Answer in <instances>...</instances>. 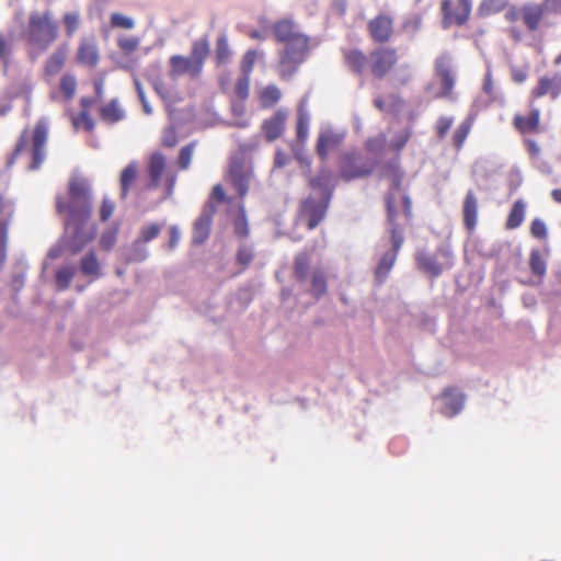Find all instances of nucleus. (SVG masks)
I'll list each match as a JSON object with an SVG mask.
<instances>
[{
    "instance_id": "obj_1",
    "label": "nucleus",
    "mask_w": 561,
    "mask_h": 561,
    "mask_svg": "<svg viewBox=\"0 0 561 561\" xmlns=\"http://www.w3.org/2000/svg\"><path fill=\"white\" fill-rule=\"evenodd\" d=\"M68 202L62 196L57 197L56 209L59 214L68 215L66 225L67 230H71L70 247L72 252L77 253L94 239L96 228L89 222L92 203L87 184L78 179L71 180L68 185Z\"/></svg>"
},
{
    "instance_id": "obj_2",
    "label": "nucleus",
    "mask_w": 561,
    "mask_h": 561,
    "mask_svg": "<svg viewBox=\"0 0 561 561\" xmlns=\"http://www.w3.org/2000/svg\"><path fill=\"white\" fill-rule=\"evenodd\" d=\"M412 220L409 219V205L404 201L388 199V218H386L387 231L390 237L391 250L385 252L376 268L375 277L379 283H382L388 277L392 270L398 253L404 242V232L410 227Z\"/></svg>"
},
{
    "instance_id": "obj_3",
    "label": "nucleus",
    "mask_w": 561,
    "mask_h": 561,
    "mask_svg": "<svg viewBox=\"0 0 561 561\" xmlns=\"http://www.w3.org/2000/svg\"><path fill=\"white\" fill-rule=\"evenodd\" d=\"M58 36V25L53 20L51 13L32 12L28 16V24L24 37L31 46V56L36 57L45 51Z\"/></svg>"
},
{
    "instance_id": "obj_4",
    "label": "nucleus",
    "mask_w": 561,
    "mask_h": 561,
    "mask_svg": "<svg viewBox=\"0 0 561 561\" xmlns=\"http://www.w3.org/2000/svg\"><path fill=\"white\" fill-rule=\"evenodd\" d=\"M312 267L311 254L308 251L297 253L293 262L294 277L298 283H305L310 278V294L320 299L328 291V278L323 268Z\"/></svg>"
},
{
    "instance_id": "obj_5",
    "label": "nucleus",
    "mask_w": 561,
    "mask_h": 561,
    "mask_svg": "<svg viewBox=\"0 0 561 561\" xmlns=\"http://www.w3.org/2000/svg\"><path fill=\"white\" fill-rule=\"evenodd\" d=\"M309 53V44L298 39L295 46H285L279 53L276 66L277 72L283 80H290L305 62Z\"/></svg>"
},
{
    "instance_id": "obj_6",
    "label": "nucleus",
    "mask_w": 561,
    "mask_h": 561,
    "mask_svg": "<svg viewBox=\"0 0 561 561\" xmlns=\"http://www.w3.org/2000/svg\"><path fill=\"white\" fill-rule=\"evenodd\" d=\"M252 173L253 170L251 162L248 161L247 153L243 149L231 156L227 179L238 191L241 198H243L249 192Z\"/></svg>"
},
{
    "instance_id": "obj_7",
    "label": "nucleus",
    "mask_w": 561,
    "mask_h": 561,
    "mask_svg": "<svg viewBox=\"0 0 561 561\" xmlns=\"http://www.w3.org/2000/svg\"><path fill=\"white\" fill-rule=\"evenodd\" d=\"M559 12H561V0L526 2L522 5L523 23L529 32L538 31L546 16Z\"/></svg>"
},
{
    "instance_id": "obj_8",
    "label": "nucleus",
    "mask_w": 561,
    "mask_h": 561,
    "mask_svg": "<svg viewBox=\"0 0 561 561\" xmlns=\"http://www.w3.org/2000/svg\"><path fill=\"white\" fill-rule=\"evenodd\" d=\"M374 169V161L363 160L355 152H344L339 158V178L345 182L367 178Z\"/></svg>"
},
{
    "instance_id": "obj_9",
    "label": "nucleus",
    "mask_w": 561,
    "mask_h": 561,
    "mask_svg": "<svg viewBox=\"0 0 561 561\" xmlns=\"http://www.w3.org/2000/svg\"><path fill=\"white\" fill-rule=\"evenodd\" d=\"M380 176L390 182V190L385 195L386 205V218H388V199L389 197L393 201H404L409 205V219L412 220V202L408 195L401 192V182L403 172L401 171L399 160L389 161L385 163L380 171Z\"/></svg>"
},
{
    "instance_id": "obj_10",
    "label": "nucleus",
    "mask_w": 561,
    "mask_h": 561,
    "mask_svg": "<svg viewBox=\"0 0 561 561\" xmlns=\"http://www.w3.org/2000/svg\"><path fill=\"white\" fill-rule=\"evenodd\" d=\"M329 201L316 199L309 196L299 203L296 224L306 225L309 230L314 229L325 217Z\"/></svg>"
},
{
    "instance_id": "obj_11",
    "label": "nucleus",
    "mask_w": 561,
    "mask_h": 561,
    "mask_svg": "<svg viewBox=\"0 0 561 561\" xmlns=\"http://www.w3.org/2000/svg\"><path fill=\"white\" fill-rule=\"evenodd\" d=\"M471 10V0H458L457 3H454L453 0H442L440 12L443 27L449 28L453 25L463 26L470 19Z\"/></svg>"
},
{
    "instance_id": "obj_12",
    "label": "nucleus",
    "mask_w": 561,
    "mask_h": 561,
    "mask_svg": "<svg viewBox=\"0 0 561 561\" xmlns=\"http://www.w3.org/2000/svg\"><path fill=\"white\" fill-rule=\"evenodd\" d=\"M398 53L392 47H378L369 53V71L376 79H383L398 62Z\"/></svg>"
},
{
    "instance_id": "obj_13",
    "label": "nucleus",
    "mask_w": 561,
    "mask_h": 561,
    "mask_svg": "<svg viewBox=\"0 0 561 561\" xmlns=\"http://www.w3.org/2000/svg\"><path fill=\"white\" fill-rule=\"evenodd\" d=\"M345 133L332 127L321 128L316 144V152L321 161H327L331 151L340 148L344 141Z\"/></svg>"
},
{
    "instance_id": "obj_14",
    "label": "nucleus",
    "mask_w": 561,
    "mask_h": 561,
    "mask_svg": "<svg viewBox=\"0 0 561 561\" xmlns=\"http://www.w3.org/2000/svg\"><path fill=\"white\" fill-rule=\"evenodd\" d=\"M435 75L440 80V91L435 95L436 99L455 100L454 88L455 78L451 71L449 59L440 56L435 59Z\"/></svg>"
},
{
    "instance_id": "obj_15",
    "label": "nucleus",
    "mask_w": 561,
    "mask_h": 561,
    "mask_svg": "<svg viewBox=\"0 0 561 561\" xmlns=\"http://www.w3.org/2000/svg\"><path fill=\"white\" fill-rule=\"evenodd\" d=\"M367 28L373 42L386 44L394 33L393 19L387 13H379L368 22Z\"/></svg>"
},
{
    "instance_id": "obj_16",
    "label": "nucleus",
    "mask_w": 561,
    "mask_h": 561,
    "mask_svg": "<svg viewBox=\"0 0 561 561\" xmlns=\"http://www.w3.org/2000/svg\"><path fill=\"white\" fill-rule=\"evenodd\" d=\"M217 211V205L213 202H206L199 217L195 220L193 227L192 242L203 244L210 234L213 217Z\"/></svg>"
},
{
    "instance_id": "obj_17",
    "label": "nucleus",
    "mask_w": 561,
    "mask_h": 561,
    "mask_svg": "<svg viewBox=\"0 0 561 561\" xmlns=\"http://www.w3.org/2000/svg\"><path fill=\"white\" fill-rule=\"evenodd\" d=\"M275 39L285 46H295L298 39H302L305 44H309V37L297 31L296 25L290 20H280L272 26Z\"/></svg>"
},
{
    "instance_id": "obj_18",
    "label": "nucleus",
    "mask_w": 561,
    "mask_h": 561,
    "mask_svg": "<svg viewBox=\"0 0 561 561\" xmlns=\"http://www.w3.org/2000/svg\"><path fill=\"white\" fill-rule=\"evenodd\" d=\"M47 136L48 131L45 123L37 122L32 133V170L39 169L45 160V145L47 142Z\"/></svg>"
},
{
    "instance_id": "obj_19",
    "label": "nucleus",
    "mask_w": 561,
    "mask_h": 561,
    "mask_svg": "<svg viewBox=\"0 0 561 561\" xmlns=\"http://www.w3.org/2000/svg\"><path fill=\"white\" fill-rule=\"evenodd\" d=\"M561 93V73H554L552 77H540L536 87L530 91V99L538 100L545 95H550L556 100Z\"/></svg>"
},
{
    "instance_id": "obj_20",
    "label": "nucleus",
    "mask_w": 561,
    "mask_h": 561,
    "mask_svg": "<svg viewBox=\"0 0 561 561\" xmlns=\"http://www.w3.org/2000/svg\"><path fill=\"white\" fill-rule=\"evenodd\" d=\"M342 55L345 67L355 75L362 76L369 68V55L359 48H344Z\"/></svg>"
},
{
    "instance_id": "obj_21",
    "label": "nucleus",
    "mask_w": 561,
    "mask_h": 561,
    "mask_svg": "<svg viewBox=\"0 0 561 561\" xmlns=\"http://www.w3.org/2000/svg\"><path fill=\"white\" fill-rule=\"evenodd\" d=\"M170 64V76L178 78L183 75H190L192 78H196L202 72V69L190 56L173 55L169 59Z\"/></svg>"
},
{
    "instance_id": "obj_22",
    "label": "nucleus",
    "mask_w": 561,
    "mask_h": 561,
    "mask_svg": "<svg viewBox=\"0 0 561 561\" xmlns=\"http://www.w3.org/2000/svg\"><path fill=\"white\" fill-rule=\"evenodd\" d=\"M286 119V113L283 110H278L270 118L263 122L262 131L267 141H274L283 135Z\"/></svg>"
},
{
    "instance_id": "obj_23",
    "label": "nucleus",
    "mask_w": 561,
    "mask_h": 561,
    "mask_svg": "<svg viewBox=\"0 0 561 561\" xmlns=\"http://www.w3.org/2000/svg\"><path fill=\"white\" fill-rule=\"evenodd\" d=\"M513 126L522 135L538 133L540 130V111L533 107L527 116L516 114L513 118Z\"/></svg>"
},
{
    "instance_id": "obj_24",
    "label": "nucleus",
    "mask_w": 561,
    "mask_h": 561,
    "mask_svg": "<svg viewBox=\"0 0 561 561\" xmlns=\"http://www.w3.org/2000/svg\"><path fill=\"white\" fill-rule=\"evenodd\" d=\"M440 397L445 400L442 413L447 417H453L459 414L465 405V394L459 392L456 388H446Z\"/></svg>"
},
{
    "instance_id": "obj_25",
    "label": "nucleus",
    "mask_w": 561,
    "mask_h": 561,
    "mask_svg": "<svg viewBox=\"0 0 561 561\" xmlns=\"http://www.w3.org/2000/svg\"><path fill=\"white\" fill-rule=\"evenodd\" d=\"M165 168V156L161 152H153L148 161L149 182L146 184L147 190H156L160 185Z\"/></svg>"
},
{
    "instance_id": "obj_26",
    "label": "nucleus",
    "mask_w": 561,
    "mask_h": 561,
    "mask_svg": "<svg viewBox=\"0 0 561 561\" xmlns=\"http://www.w3.org/2000/svg\"><path fill=\"white\" fill-rule=\"evenodd\" d=\"M100 53L94 39H82L77 50V61L81 66L94 68L99 64Z\"/></svg>"
},
{
    "instance_id": "obj_27",
    "label": "nucleus",
    "mask_w": 561,
    "mask_h": 561,
    "mask_svg": "<svg viewBox=\"0 0 561 561\" xmlns=\"http://www.w3.org/2000/svg\"><path fill=\"white\" fill-rule=\"evenodd\" d=\"M478 198L473 191H468L462 206V215H463V226L469 231L472 232L478 224Z\"/></svg>"
},
{
    "instance_id": "obj_28",
    "label": "nucleus",
    "mask_w": 561,
    "mask_h": 561,
    "mask_svg": "<svg viewBox=\"0 0 561 561\" xmlns=\"http://www.w3.org/2000/svg\"><path fill=\"white\" fill-rule=\"evenodd\" d=\"M0 215H5L4 219L0 220V262L5 259L8 228L13 217V209L9 207V203L0 194Z\"/></svg>"
},
{
    "instance_id": "obj_29",
    "label": "nucleus",
    "mask_w": 561,
    "mask_h": 561,
    "mask_svg": "<svg viewBox=\"0 0 561 561\" xmlns=\"http://www.w3.org/2000/svg\"><path fill=\"white\" fill-rule=\"evenodd\" d=\"M415 262L417 268L432 278H437L443 272V266L437 260L424 251L416 252Z\"/></svg>"
},
{
    "instance_id": "obj_30",
    "label": "nucleus",
    "mask_w": 561,
    "mask_h": 561,
    "mask_svg": "<svg viewBox=\"0 0 561 561\" xmlns=\"http://www.w3.org/2000/svg\"><path fill=\"white\" fill-rule=\"evenodd\" d=\"M68 56L67 45H60L46 60L45 73L56 76L64 68Z\"/></svg>"
},
{
    "instance_id": "obj_31",
    "label": "nucleus",
    "mask_w": 561,
    "mask_h": 561,
    "mask_svg": "<svg viewBox=\"0 0 561 561\" xmlns=\"http://www.w3.org/2000/svg\"><path fill=\"white\" fill-rule=\"evenodd\" d=\"M526 215V203L523 199H517L512 205V208L510 209L505 228L507 230H514L518 228L525 219Z\"/></svg>"
},
{
    "instance_id": "obj_32",
    "label": "nucleus",
    "mask_w": 561,
    "mask_h": 561,
    "mask_svg": "<svg viewBox=\"0 0 561 561\" xmlns=\"http://www.w3.org/2000/svg\"><path fill=\"white\" fill-rule=\"evenodd\" d=\"M124 111L117 100H111L100 108V117L103 122L115 124L124 118Z\"/></svg>"
},
{
    "instance_id": "obj_33",
    "label": "nucleus",
    "mask_w": 561,
    "mask_h": 561,
    "mask_svg": "<svg viewBox=\"0 0 561 561\" xmlns=\"http://www.w3.org/2000/svg\"><path fill=\"white\" fill-rule=\"evenodd\" d=\"M282 98V92L275 84H268L259 92L260 104L263 108H271L276 105Z\"/></svg>"
},
{
    "instance_id": "obj_34",
    "label": "nucleus",
    "mask_w": 561,
    "mask_h": 561,
    "mask_svg": "<svg viewBox=\"0 0 561 561\" xmlns=\"http://www.w3.org/2000/svg\"><path fill=\"white\" fill-rule=\"evenodd\" d=\"M472 125L473 117H467L455 129L453 134V146L455 147L456 150L459 151L463 147L466 139L468 138L471 131Z\"/></svg>"
},
{
    "instance_id": "obj_35",
    "label": "nucleus",
    "mask_w": 561,
    "mask_h": 561,
    "mask_svg": "<svg viewBox=\"0 0 561 561\" xmlns=\"http://www.w3.org/2000/svg\"><path fill=\"white\" fill-rule=\"evenodd\" d=\"M138 165L136 162H130L121 173V194L123 198L128 195L130 186L137 179Z\"/></svg>"
},
{
    "instance_id": "obj_36",
    "label": "nucleus",
    "mask_w": 561,
    "mask_h": 561,
    "mask_svg": "<svg viewBox=\"0 0 561 561\" xmlns=\"http://www.w3.org/2000/svg\"><path fill=\"white\" fill-rule=\"evenodd\" d=\"M80 268L87 276H92L93 278H99L101 276L100 263L93 251H90L82 257Z\"/></svg>"
},
{
    "instance_id": "obj_37",
    "label": "nucleus",
    "mask_w": 561,
    "mask_h": 561,
    "mask_svg": "<svg viewBox=\"0 0 561 561\" xmlns=\"http://www.w3.org/2000/svg\"><path fill=\"white\" fill-rule=\"evenodd\" d=\"M209 54V43L206 37L197 39L192 45L190 57L196 61L201 69Z\"/></svg>"
},
{
    "instance_id": "obj_38",
    "label": "nucleus",
    "mask_w": 561,
    "mask_h": 561,
    "mask_svg": "<svg viewBox=\"0 0 561 561\" xmlns=\"http://www.w3.org/2000/svg\"><path fill=\"white\" fill-rule=\"evenodd\" d=\"M12 53V38L0 33V61L3 65V73L7 75L10 67V56Z\"/></svg>"
},
{
    "instance_id": "obj_39",
    "label": "nucleus",
    "mask_w": 561,
    "mask_h": 561,
    "mask_svg": "<svg viewBox=\"0 0 561 561\" xmlns=\"http://www.w3.org/2000/svg\"><path fill=\"white\" fill-rule=\"evenodd\" d=\"M507 0H483L478 8L481 16L496 14L505 9Z\"/></svg>"
},
{
    "instance_id": "obj_40",
    "label": "nucleus",
    "mask_w": 561,
    "mask_h": 561,
    "mask_svg": "<svg viewBox=\"0 0 561 561\" xmlns=\"http://www.w3.org/2000/svg\"><path fill=\"white\" fill-rule=\"evenodd\" d=\"M296 136L300 144H305L309 136V116L301 108L297 113Z\"/></svg>"
},
{
    "instance_id": "obj_41",
    "label": "nucleus",
    "mask_w": 561,
    "mask_h": 561,
    "mask_svg": "<svg viewBox=\"0 0 561 561\" xmlns=\"http://www.w3.org/2000/svg\"><path fill=\"white\" fill-rule=\"evenodd\" d=\"M76 274V270L72 266H64L57 270L55 275L56 286L59 290L67 289Z\"/></svg>"
},
{
    "instance_id": "obj_42",
    "label": "nucleus",
    "mask_w": 561,
    "mask_h": 561,
    "mask_svg": "<svg viewBox=\"0 0 561 561\" xmlns=\"http://www.w3.org/2000/svg\"><path fill=\"white\" fill-rule=\"evenodd\" d=\"M59 90L62 93L66 101H70L77 90V79L73 75L65 73L59 83Z\"/></svg>"
},
{
    "instance_id": "obj_43",
    "label": "nucleus",
    "mask_w": 561,
    "mask_h": 561,
    "mask_svg": "<svg viewBox=\"0 0 561 561\" xmlns=\"http://www.w3.org/2000/svg\"><path fill=\"white\" fill-rule=\"evenodd\" d=\"M231 57V50L226 35L218 37L215 49V58L218 65L226 64Z\"/></svg>"
},
{
    "instance_id": "obj_44",
    "label": "nucleus",
    "mask_w": 561,
    "mask_h": 561,
    "mask_svg": "<svg viewBox=\"0 0 561 561\" xmlns=\"http://www.w3.org/2000/svg\"><path fill=\"white\" fill-rule=\"evenodd\" d=\"M196 145L197 141L194 140L181 148L178 157V165L181 170L190 168Z\"/></svg>"
},
{
    "instance_id": "obj_45",
    "label": "nucleus",
    "mask_w": 561,
    "mask_h": 561,
    "mask_svg": "<svg viewBox=\"0 0 561 561\" xmlns=\"http://www.w3.org/2000/svg\"><path fill=\"white\" fill-rule=\"evenodd\" d=\"M529 266L536 276L542 278L546 275L547 265L538 250L530 252Z\"/></svg>"
},
{
    "instance_id": "obj_46",
    "label": "nucleus",
    "mask_w": 561,
    "mask_h": 561,
    "mask_svg": "<svg viewBox=\"0 0 561 561\" xmlns=\"http://www.w3.org/2000/svg\"><path fill=\"white\" fill-rule=\"evenodd\" d=\"M162 226L157 222H151L147 226H144L139 231L138 241L142 243L150 242L156 239L161 232Z\"/></svg>"
},
{
    "instance_id": "obj_47",
    "label": "nucleus",
    "mask_w": 561,
    "mask_h": 561,
    "mask_svg": "<svg viewBox=\"0 0 561 561\" xmlns=\"http://www.w3.org/2000/svg\"><path fill=\"white\" fill-rule=\"evenodd\" d=\"M250 93V76L242 75L234 85L233 94L240 101H245Z\"/></svg>"
},
{
    "instance_id": "obj_48",
    "label": "nucleus",
    "mask_w": 561,
    "mask_h": 561,
    "mask_svg": "<svg viewBox=\"0 0 561 561\" xmlns=\"http://www.w3.org/2000/svg\"><path fill=\"white\" fill-rule=\"evenodd\" d=\"M62 23L66 30L67 35L72 36L80 24V15L78 12H67L62 16Z\"/></svg>"
},
{
    "instance_id": "obj_49",
    "label": "nucleus",
    "mask_w": 561,
    "mask_h": 561,
    "mask_svg": "<svg viewBox=\"0 0 561 561\" xmlns=\"http://www.w3.org/2000/svg\"><path fill=\"white\" fill-rule=\"evenodd\" d=\"M72 124L77 129L83 128L87 131H92L94 128V122L87 110H82L78 116L73 117Z\"/></svg>"
},
{
    "instance_id": "obj_50",
    "label": "nucleus",
    "mask_w": 561,
    "mask_h": 561,
    "mask_svg": "<svg viewBox=\"0 0 561 561\" xmlns=\"http://www.w3.org/2000/svg\"><path fill=\"white\" fill-rule=\"evenodd\" d=\"M256 58L257 53L254 49H250L243 55L240 66L242 75L251 76Z\"/></svg>"
},
{
    "instance_id": "obj_51",
    "label": "nucleus",
    "mask_w": 561,
    "mask_h": 561,
    "mask_svg": "<svg viewBox=\"0 0 561 561\" xmlns=\"http://www.w3.org/2000/svg\"><path fill=\"white\" fill-rule=\"evenodd\" d=\"M28 138H30L28 130L27 129L23 130L22 134L20 135V138L15 145V148H14L12 154L8 159L9 167L13 165L18 156L27 147Z\"/></svg>"
},
{
    "instance_id": "obj_52",
    "label": "nucleus",
    "mask_w": 561,
    "mask_h": 561,
    "mask_svg": "<svg viewBox=\"0 0 561 561\" xmlns=\"http://www.w3.org/2000/svg\"><path fill=\"white\" fill-rule=\"evenodd\" d=\"M332 181V173L329 169L323 168L319 171L318 175L310 181L312 187L323 188L327 187Z\"/></svg>"
},
{
    "instance_id": "obj_53",
    "label": "nucleus",
    "mask_w": 561,
    "mask_h": 561,
    "mask_svg": "<svg viewBox=\"0 0 561 561\" xmlns=\"http://www.w3.org/2000/svg\"><path fill=\"white\" fill-rule=\"evenodd\" d=\"M453 124H454V118L451 116L438 117L436 125H435L436 136L439 139L445 138Z\"/></svg>"
},
{
    "instance_id": "obj_54",
    "label": "nucleus",
    "mask_w": 561,
    "mask_h": 561,
    "mask_svg": "<svg viewBox=\"0 0 561 561\" xmlns=\"http://www.w3.org/2000/svg\"><path fill=\"white\" fill-rule=\"evenodd\" d=\"M117 240V229L112 228L106 231H104L100 238V247L105 250L110 251L116 243Z\"/></svg>"
},
{
    "instance_id": "obj_55",
    "label": "nucleus",
    "mask_w": 561,
    "mask_h": 561,
    "mask_svg": "<svg viewBox=\"0 0 561 561\" xmlns=\"http://www.w3.org/2000/svg\"><path fill=\"white\" fill-rule=\"evenodd\" d=\"M530 234L539 240H545L548 237L547 226L543 220L535 218L530 224Z\"/></svg>"
},
{
    "instance_id": "obj_56",
    "label": "nucleus",
    "mask_w": 561,
    "mask_h": 561,
    "mask_svg": "<svg viewBox=\"0 0 561 561\" xmlns=\"http://www.w3.org/2000/svg\"><path fill=\"white\" fill-rule=\"evenodd\" d=\"M178 144V131L174 125L165 127L162 131V145L167 148H173Z\"/></svg>"
},
{
    "instance_id": "obj_57",
    "label": "nucleus",
    "mask_w": 561,
    "mask_h": 561,
    "mask_svg": "<svg viewBox=\"0 0 561 561\" xmlns=\"http://www.w3.org/2000/svg\"><path fill=\"white\" fill-rule=\"evenodd\" d=\"M111 24L113 27H121L125 30H130L134 27V21L133 19L123 15L121 13H113L111 15Z\"/></svg>"
},
{
    "instance_id": "obj_58",
    "label": "nucleus",
    "mask_w": 561,
    "mask_h": 561,
    "mask_svg": "<svg viewBox=\"0 0 561 561\" xmlns=\"http://www.w3.org/2000/svg\"><path fill=\"white\" fill-rule=\"evenodd\" d=\"M142 242L136 240L133 244V251L128 256V262H140L147 257L146 249Z\"/></svg>"
},
{
    "instance_id": "obj_59",
    "label": "nucleus",
    "mask_w": 561,
    "mask_h": 561,
    "mask_svg": "<svg viewBox=\"0 0 561 561\" xmlns=\"http://www.w3.org/2000/svg\"><path fill=\"white\" fill-rule=\"evenodd\" d=\"M410 137H411V133L409 130H404L403 133L397 135L391 140L390 148L397 152H400L408 144Z\"/></svg>"
},
{
    "instance_id": "obj_60",
    "label": "nucleus",
    "mask_w": 561,
    "mask_h": 561,
    "mask_svg": "<svg viewBox=\"0 0 561 561\" xmlns=\"http://www.w3.org/2000/svg\"><path fill=\"white\" fill-rule=\"evenodd\" d=\"M139 41L136 37L125 36L118 39V47L126 54L137 49Z\"/></svg>"
},
{
    "instance_id": "obj_61",
    "label": "nucleus",
    "mask_w": 561,
    "mask_h": 561,
    "mask_svg": "<svg viewBox=\"0 0 561 561\" xmlns=\"http://www.w3.org/2000/svg\"><path fill=\"white\" fill-rule=\"evenodd\" d=\"M115 209V204L108 198H103L101 208H100V217L102 221H106L111 218Z\"/></svg>"
},
{
    "instance_id": "obj_62",
    "label": "nucleus",
    "mask_w": 561,
    "mask_h": 561,
    "mask_svg": "<svg viewBox=\"0 0 561 561\" xmlns=\"http://www.w3.org/2000/svg\"><path fill=\"white\" fill-rule=\"evenodd\" d=\"M252 259H253V254H252L251 250L248 249L247 247H241L238 250L237 262L240 265H242V267H247L252 262Z\"/></svg>"
},
{
    "instance_id": "obj_63",
    "label": "nucleus",
    "mask_w": 561,
    "mask_h": 561,
    "mask_svg": "<svg viewBox=\"0 0 561 561\" xmlns=\"http://www.w3.org/2000/svg\"><path fill=\"white\" fill-rule=\"evenodd\" d=\"M226 201V193L221 184H216L210 193L209 199L207 202L222 203Z\"/></svg>"
},
{
    "instance_id": "obj_64",
    "label": "nucleus",
    "mask_w": 561,
    "mask_h": 561,
    "mask_svg": "<svg viewBox=\"0 0 561 561\" xmlns=\"http://www.w3.org/2000/svg\"><path fill=\"white\" fill-rule=\"evenodd\" d=\"M505 20L510 23H515L518 20L523 21L522 5L520 7H516V5L510 7L507 9V11L505 12Z\"/></svg>"
}]
</instances>
